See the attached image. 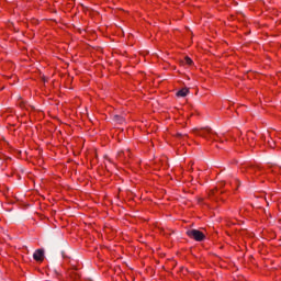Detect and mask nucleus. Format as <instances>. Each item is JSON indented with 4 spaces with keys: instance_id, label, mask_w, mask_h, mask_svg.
Listing matches in <instances>:
<instances>
[{
    "instance_id": "423d86ee",
    "label": "nucleus",
    "mask_w": 281,
    "mask_h": 281,
    "mask_svg": "<svg viewBox=\"0 0 281 281\" xmlns=\"http://www.w3.org/2000/svg\"><path fill=\"white\" fill-rule=\"evenodd\" d=\"M186 65H192V59L190 57H184Z\"/></svg>"
},
{
    "instance_id": "f03ea898",
    "label": "nucleus",
    "mask_w": 281,
    "mask_h": 281,
    "mask_svg": "<svg viewBox=\"0 0 281 281\" xmlns=\"http://www.w3.org/2000/svg\"><path fill=\"white\" fill-rule=\"evenodd\" d=\"M193 133L195 135H199L200 137H205V138H207V135H214V131H212L211 127H201L200 130L195 128L193 130Z\"/></svg>"
},
{
    "instance_id": "0eeeda50",
    "label": "nucleus",
    "mask_w": 281,
    "mask_h": 281,
    "mask_svg": "<svg viewBox=\"0 0 281 281\" xmlns=\"http://www.w3.org/2000/svg\"><path fill=\"white\" fill-rule=\"evenodd\" d=\"M177 137H188V134L177 133Z\"/></svg>"
},
{
    "instance_id": "7ed1b4c3",
    "label": "nucleus",
    "mask_w": 281,
    "mask_h": 281,
    "mask_svg": "<svg viewBox=\"0 0 281 281\" xmlns=\"http://www.w3.org/2000/svg\"><path fill=\"white\" fill-rule=\"evenodd\" d=\"M33 258L37 262H43V259L45 258V250L43 249L35 250V252L33 254Z\"/></svg>"
},
{
    "instance_id": "39448f33",
    "label": "nucleus",
    "mask_w": 281,
    "mask_h": 281,
    "mask_svg": "<svg viewBox=\"0 0 281 281\" xmlns=\"http://www.w3.org/2000/svg\"><path fill=\"white\" fill-rule=\"evenodd\" d=\"M114 122H116L117 124H124V116H120V115H114L113 116Z\"/></svg>"
},
{
    "instance_id": "20e7f679",
    "label": "nucleus",
    "mask_w": 281,
    "mask_h": 281,
    "mask_svg": "<svg viewBox=\"0 0 281 281\" xmlns=\"http://www.w3.org/2000/svg\"><path fill=\"white\" fill-rule=\"evenodd\" d=\"M190 93V90L188 88H183L177 92L178 98H186Z\"/></svg>"
},
{
    "instance_id": "f257e3e1",
    "label": "nucleus",
    "mask_w": 281,
    "mask_h": 281,
    "mask_svg": "<svg viewBox=\"0 0 281 281\" xmlns=\"http://www.w3.org/2000/svg\"><path fill=\"white\" fill-rule=\"evenodd\" d=\"M187 235L189 238H192L193 240H196V243H203L205 240V234L199 229H189L187 231Z\"/></svg>"
}]
</instances>
